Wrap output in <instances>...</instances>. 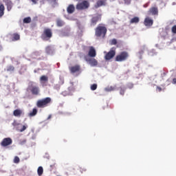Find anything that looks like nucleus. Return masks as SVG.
<instances>
[{
    "label": "nucleus",
    "instance_id": "nucleus-1",
    "mask_svg": "<svg viewBox=\"0 0 176 176\" xmlns=\"http://www.w3.org/2000/svg\"><path fill=\"white\" fill-rule=\"evenodd\" d=\"M108 30L107 29V27H105V25L99 24L96 28H95V36L96 38H105V36L107 35Z\"/></svg>",
    "mask_w": 176,
    "mask_h": 176
},
{
    "label": "nucleus",
    "instance_id": "nucleus-2",
    "mask_svg": "<svg viewBox=\"0 0 176 176\" xmlns=\"http://www.w3.org/2000/svg\"><path fill=\"white\" fill-rule=\"evenodd\" d=\"M53 36V32H52V29L50 28H45L41 38L43 41H50V38Z\"/></svg>",
    "mask_w": 176,
    "mask_h": 176
},
{
    "label": "nucleus",
    "instance_id": "nucleus-3",
    "mask_svg": "<svg viewBox=\"0 0 176 176\" xmlns=\"http://www.w3.org/2000/svg\"><path fill=\"white\" fill-rule=\"evenodd\" d=\"M52 102V98L47 97L41 100H38L36 102V107L38 108H46Z\"/></svg>",
    "mask_w": 176,
    "mask_h": 176
},
{
    "label": "nucleus",
    "instance_id": "nucleus-4",
    "mask_svg": "<svg viewBox=\"0 0 176 176\" xmlns=\"http://www.w3.org/2000/svg\"><path fill=\"white\" fill-rule=\"evenodd\" d=\"M129 52L126 51L121 52L116 56L115 61H117L118 63L126 61V60L129 58Z\"/></svg>",
    "mask_w": 176,
    "mask_h": 176
},
{
    "label": "nucleus",
    "instance_id": "nucleus-5",
    "mask_svg": "<svg viewBox=\"0 0 176 176\" xmlns=\"http://www.w3.org/2000/svg\"><path fill=\"white\" fill-rule=\"evenodd\" d=\"M90 7V3L87 0H83L81 2H78L76 6V9L77 10H85V9H89Z\"/></svg>",
    "mask_w": 176,
    "mask_h": 176
},
{
    "label": "nucleus",
    "instance_id": "nucleus-6",
    "mask_svg": "<svg viewBox=\"0 0 176 176\" xmlns=\"http://www.w3.org/2000/svg\"><path fill=\"white\" fill-rule=\"evenodd\" d=\"M104 60L109 61L116 56V47H111L109 52H104Z\"/></svg>",
    "mask_w": 176,
    "mask_h": 176
},
{
    "label": "nucleus",
    "instance_id": "nucleus-7",
    "mask_svg": "<svg viewBox=\"0 0 176 176\" xmlns=\"http://www.w3.org/2000/svg\"><path fill=\"white\" fill-rule=\"evenodd\" d=\"M29 90H30L31 93L34 96H38L39 94V87H38L37 86L31 85L29 86Z\"/></svg>",
    "mask_w": 176,
    "mask_h": 176
},
{
    "label": "nucleus",
    "instance_id": "nucleus-8",
    "mask_svg": "<svg viewBox=\"0 0 176 176\" xmlns=\"http://www.w3.org/2000/svg\"><path fill=\"white\" fill-rule=\"evenodd\" d=\"M12 142H13L12 138H6L1 142V146H9V145H12Z\"/></svg>",
    "mask_w": 176,
    "mask_h": 176
},
{
    "label": "nucleus",
    "instance_id": "nucleus-9",
    "mask_svg": "<svg viewBox=\"0 0 176 176\" xmlns=\"http://www.w3.org/2000/svg\"><path fill=\"white\" fill-rule=\"evenodd\" d=\"M85 60L89 63L91 67H97L98 65V61L94 58H85Z\"/></svg>",
    "mask_w": 176,
    "mask_h": 176
},
{
    "label": "nucleus",
    "instance_id": "nucleus-10",
    "mask_svg": "<svg viewBox=\"0 0 176 176\" xmlns=\"http://www.w3.org/2000/svg\"><path fill=\"white\" fill-rule=\"evenodd\" d=\"M148 13V14H153V16H157L159 14V9L157 7H151Z\"/></svg>",
    "mask_w": 176,
    "mask_h": 176
},
{
    "label": "nucleus",
    "instance_id": "nucleus-11",
    "mask_svg": "<svg viewBox=\"0 0 176 176\" xmlns=\"http://www.w3.org/2000/svg\"><path fill=\"white\" fill-rule=\"evenodd\" d=\"M98 21H101V16L97 15L91 19V25H96Z\"/></svg>",
    "mask_w": 176,
    "mask_h": 176
},
{
    "label": "nucleus",
    "instance_id": "nucleus-12",
    "mask_svg": "<svg viewBox=\"0 0 176 176\" xmlns=\"http://www.w3.org/2000/svg\"><path fill=\"white\" fill-rule=\"evenodd\" d=\"M144 24L146 27H152L153 25V20L147 16L144 19Z\"/></svg>",
    "mask_w": 176,
    "mask_h": 176
},
{
    "label": "nucleus",
    "instance_id": "nucleus-13",
    "mask_svg": "<svg viewBox=\"0 0 176 176\" xmlns=\"http://www.w3.org/2000/svg\"><path fill=\"white\" fill-rule=\"evenodd\" d=\"M8 12H10L13 8V2L11 0H4Z\"/></svg>",
    "mask_w": 176,
    "mask_h": 176
},
{
    "label": "nucleus",
    "instance_id": "nucleus-14",
    "mask_svg": "<svg viewBox=\"0 0 176 176\" xmlns=\"http://www.w3.org/2000/svg\"><path fill=\"white\" fill-rule=\"evenodd\" d=\"M69 69L72 74H75V72H79L80 71V66L79 65H76L75 66L71 67Z\"/></svg>",
    "mask_w": 176,
    "mask_h": 176
},
{
    "label": "nucleus",
    "instance_id": "nucleus-15",
    "mask_svg": "<svg viewBox=\"0 0 176 176\" xmlns=\"http://www.w3.org/2000/svg\"><path fill=\"white\" fill-rule=\"evenodd\" d=\"M88 56H89V57H96V56H97V52H96V49H94V47H89Z\"/></svg>",
    "mask_w": 176,
    "mask_h": 176
},
{
    "label": "nucleus",
    "instance_id": "nucleus-16",
    "mask_svg": "<svg viewBox=\"0 0 176 176\" xmlns=\"http://www.w3.org/2000/svg\"><path fill=\"white\" fill-rule=\"evenodd\" d=\"M67 12L69 14H72V13L75 12V6H74L73 4L69 5L67 8Z\"/></svg>",
    "mask_w": 176,
    "mask_h": 176
},
{
    "label": "nucleus",
    "instance_id": "nucleus-17",
    "mask_svg": "<svg viewBox=\"0 0 176 176\" xmlns=\"http://www.w3.org/2000/svg\"><path fill=\"white\" fill-rule=\"evenodd\" d=\"M14 116H16V118H20L21 115H23V111L21 109H15L13 111Z\"/></svg>",
    "mask_w": 176,
    "mask_h": 176
},
{
    "label": "nucleus",
    "instance_id": "nucleus-18",
    "mask_svg": "<svg viewBox=\"0 0 176 176\" xmlns=\"http://www.w3.org/2000/svg\"><path fill=\"white\" fill-rule=\"evenodd\" d=\"M100 6H105V0H98L95 5V8H100Z\"/></svg>",
    "mask_w": 176,
    "mask_h": 176
},
{
    "label": "nucleus",
    "instance_id": "nucleus-19",
    "mask_svg": "<svg viewBox=\"0 0 176 176\" xmlns=\"http://www.w3.org/2000/svg\"><path fill=\"white\" fill-rule=\"evenodd\" d=\"M5 14V6L0 2V19Z\"/></svg>",
    "mask_w": 176,
    "mask_h": 176
},
{
    "label": "nucleus",
    "instance_id": "nucleus-20",
    "mask_svg": "<svg viewBox=\"0 0 176 176\" xmlns=\"http://www.w3.org/2000/svg\"><path fill=\"white\" fill-rule=\"evenodd\" d=\"M131 24H137L140 23V18L138 16H135L130 21Z\"/></svg>",
    "mask_w": 176,
    "mask_h": 176
},
{
    "label": "nucleus",
    "instance_id": "nucleus-21",
    "mask_svg": "<svg viewBox=\"0 0 176 176\" xmlns=\"http://www.w3.org/2000/svg\"><path fill=\"white\" fill-rule=\"evenodd\" d=\"M65 24V23L64 22V21H63L60 19H56L57 27H63V26H64Z\"/></svg>",
    "mask_w": 176,
    "mask_h": 176
},
{
    "label": "nucleus",
    "instance_id": "nucleus-22",
    "mask_svg": "<svg viewBox=\"0 0 176 176\" xmlns=\"http://www.w3.org/2000/svg\"><path fill=\"white\" fill-rule=\"evenodd\" d=\"M45 53H47V54H52L53 53V49L52 48V46L48 45L45 47Z\"/></svg>",
    "mask_w": 176,
    "mask_h": 176
},
{
    "label": "nucleus",
    "instance_id": "nucleus-23",
    "mask_svg": "<svg viewBox=\"0 0 176 176\" xmlns=\"http://www.w3.org/2000/svg\"><path fill=\"white\" fill-rule=\"evenodd\" d=\"M36 113H38V109H33L32 111H30L28 116L30 118H32V116H35L36 115Z\"/></svg>",
    "mask_w": 176,
    "mask_h": 176
},
{
    "label": "nucleus",
    "instance_id": "nucleus-24",
    "mask_svg": "<svg viewBox=\"0 0 176 176\" xmlns=\"http://www.w3.org/2000/svg\"><path fill=\"white\" fill-rule=\"evenodd\" d=\"M115 90H116V86H114V87L111 86L105 88L106 91H113Z\"/></svg>",
    "mask_w": 176,
    "mask_h": 176
},
{
    "label": "nucleus",
    "instance_id": "nucleus-25",
    "mask_svg": "<svg viewBox=\"0 0 176 176\" xmlns=\"http://www.w3.org/2000/svg\"><path fill=\"white\" fill-rule=\"evenodd\" d=\"M12 41H19V40H20V34H14L13 35H12Z\"/></svg>",
    "mask_w": 176,
    "mask_h": 176
},
{
    "label": "nucleus",
    "instance_id": "nucleus-26",
    "mask_svg": "<svg viewBox=\"0 0 176 176\" xmlns=\"http://www.w3.org/2000/svg\"><path fill=\"white\" fill-rule=\"evenodd\" d=\"M41 82H47L49 80V78L47 76H41L40 78Z\"/></svg>",
    "mask_w": 176,
    "mask_h": 176
},
{
    "label": "nucleus",
    "instance_id": "nucleus-27",
    "mask_svg": "<svg viewBox=\"0 0 176 176\" xmlns=\"http://www.w3.org/2000/svg\"><path fill=\"white\" fill-rule=\"evenodd\" d=\"M38 175L41 176L43 174V168L42 166H39L37 170Z\"/></svg>",
    "mask_w": 176,
    "mask_h": 176
},
{
    "label": "nucleus",
    "instance_id": "nucleus-28",
    "mask_svg": "<svg viewBox=\"0 0 176 176\" xmlns=\"http://www.w3.org/2000/svg\"><path fill=\"white\" fill-rule=\"evenodd\" d=\"M30 22H31V17L28 16V17L24 18L23 23H25V24H28Z\"/></svg>",
    "mask_w": 176,
    "mask_h": 176
},
{
    "label": "nucleus",
    "instance_id": "nucleus-29",
    "mask_svg": "<svg viewBox=\"0 0 176 176\" xmlns=\"http://www.w3.org/2000/svg\"><path fill=\"white\" fill-rule=\"evenodd\" d=\"M125 92H126V88L120 87V94L121 96H124Z\"/></svg>",
    "mask_w": 176,
    "mask_h": 176
},
{
    "label": "nucleus",
    "instance_id": "nucleus-30",
    "mask_svg": "<svg viewBox=\"0 0 176 176\" xmlns=\"http://www.w3.org/2000/svg\"><path fill=\"white\" fill-rule=\"evenodd\" d=\"M7 71L8 72H12L14 71V67L12 65H10L7 67Z\"/></svg>",
    "mask_w": 176,
    "mask_h": 176
},
{
    "label": "nucleus",
    "instance_id": "nucleus-31",
    "mask_svg": "<svg viewBox=\"0 0 176 176\" xmlns=\"http://www.w3.org/2000/svg\"><path fill=\"white\" fill-rule=\"evenodd\" d=\"M14 163H15L16 164L20 163V158L19 157L16 156L14 159Z\"/></svg>",
    "mask_w": 176,
    "mask_h": 176
},
{
    "label": "nucleus",
    "instance_id": "nucleus-32",
    "mask_svg": "<svg viewBox=\"0 0 176 176\" xmlns=\"http://www.w3.org/2000/svg\"><path fill=\"white\" fill-rule=\"evenodd\" d=\"M91 90H97V84H93L91 85Z\"/></svg>",
    "mask_w": 176,
    "mask_h": 176
},
{
    "label": "nucleus",
    "instance_id": "nucleus-33",
    "mask_svg": "<svg viewBox=\"0 0 176 176\" xmlns=\"http://www.w3.org/2000/svg\"><path fill=\"white\" fill-rule=\"evenodd\" d=\"M117 43H118V41H116V39H115V38H113L111 41V45H117Z\"/></svg>",
    "mask_w": 176,
    "mask_h": 176
},
{
    "label": "nucleus",
    "instance_id": "nucleus-34",
    "mask_svg": "<svg viewBox=\"0 0 176 176\" xmlns=\"http://www.w3.org/2000/svg\"><path fill=\"white\" fill-rule=\"evenodd\" d=\"M127 87L128 89H133V87H134V85L131 82L127 84Z\"/></svg>",
    "mask_w": 176,
    "mask_h": 176
},
{
    "label": "nucleus",
    "instance_id": "nucleus-35",
    "mask_svg": "<svg viewBox=\"0 0 176 176\" xmlns=\"http://www.w3.org/2000/svg\"><path fill=\"white\" fill-rule=\"evenodd\" d=\"M172 32H173V34H176V25H173V27H172Z\"/></svg>",
    "mask_w": 176,
    "mask_h": 176
},
{
    "label": "nucleus",
    "instance_id": "nucleus-36",
    "mask_svg": "<svg viewBox=\"0 0 176 176\" xmlns=\"http://www.w3.org/2000/svg\"><path fill=\"white\" fill-rule=\"evenodd\" d=\"M27 127H28L27 126L23 125V127H22V129H21L19 131H20L21 133H23V131H25V130L27 129Z\"/></svg>",
    "mask_w": 176,
    "mask_h": 176
},
{
    "label": "nucleus",
    "instance_id": "nucleus-37",
    "mask_svg": "<svg viewBox=\"0 0 176 176\" xmlns=\"http://www.w3.org/2000/svg\"><path fill=\"white\" fill-rule=\"evenodd\" d=\"M124 3H126V5H130V3H131V0H123Z\"/></svg>",
    "mask_w": 176,
    "mask_h": 176
},
{
    "label": "nucleus",
    "instance_id": "nucleus-38",
    "mask_svg": "<svg viewBox=\"0 0 176 176\" xmlns=\"http://www.w3.org/2000/svg\"><path fill=\"white\" fill-rule=\"evenodd\" d=\"M12 126H14V127H16V126H19V123H17V121H16V120H14V121L12 122Z\"/></svg>",
    "mask_w": 176,
    "mask_h": 176
},
{
    "label": "nucleus",
    "instance_id": "nucleus-39",
    "mask_svg": "<svg viewBox=\"0 0 176 176\" xmlns=\"http://www.w3.org/2000/svg\"><path fill=\"white\" fill-rule=\"evenodd\" d=\"M87 170L86 168H80V172H81L82 173H86Z\"/></svg>",
    "mask_w": 176,
    "mask_h": 176
},
{
    "label": "nucleus",
    "instance_id": "nucleus-40",
    "mask_svg": "<svg viewBox=\"0 0 176 176\" xmlns=\"http://www.w3.org/2000/svg\"><path fill=\"white\" fill-rule=\"evenodd\" d=\"M74 170H75V169H74V168H70V169L69 170V171L67 173V175H69V174H71V172L74 171Z\"/></svg>",
    "mask_w": 176,
    "mask_h": 176
},
{
    "label": "nucleus",
    "instance_id": "nucleus-41",
    "mask_svg": "<svg viewBox=\"0 0 176 176\" xmlns=\"http://www.w3.org/2000/svg\"><path fill=\"white\" fill-rule=\"evenodd\" d=\"M31 1H32V2H33V3H34V5H36L38 3L36 0H31Z\"/></svg>",
    "mask_w": 176,
    "mask_h": 176
},
{
    "label": "nucleus",
    "instance_id": "nucleus-42",
    "mask_svg": "<svg viewBox=\"0 0 176 176\" xmlns=\"http://www.w3.org/2000/svg\"><path fill=\"white\" fill-rule=\"evenodd\" d=\"M157 90L158 91H162V87H157Z\"/></svg>",
    "mask_w": 176,
    "mask_h": 176
},
{
    "label": "nucleus",
    "instance_id": "nucleus-43",
    "mask_svg": "<svg viewBox=\"0 0 176 176\" xmlns=\"http://www.w3.org/2000/svg\"><path fill=\"white\" fill-rule=\"evenodd\" d=\"M173 82L175 85L176 84V78H173Z\"/></svg>",
    "mask_w": 176,
    "mask_h": 176
},
{
    "label": "nucleus",
    "instance_id": "nucleus-44",
    "mask_svg": "<svg viewBox=\"0 0 176 176\" xmlns=\"http://www.w3.org/2000/svg\"><path fill=\"white\" fill-rule=\"evenodd\" d=\"M47 1H50V2H53L54 3H56V0H47Z\"/></svg>",
    "mask_w": 176,
    "mask_h": 176
},
{
    "label": "nucleus",
    "instance_id": "nucleus-45",
    "mask_svg": "<svg viewBox=\"0 0 176 176\" xmlns=\"http://www.w3.org/2000/svg\"><path fill=\"white\" fill-rule=\"evenodd\" d=\"M3 49L1 45H0V52Z\"/></svg>",
    "mask_w": 176,
    "mask_h": 176
},
{
    "label": "nucleus",
    "instance_id": "nucleus-46",
    "mask_svg": "<svg viewBox=\"0 0 176 176\" xmlns=\"http://www.w3.org/2000/svg\"><path fill=\"white\" fill-rule=\"evenodd\" d=\"M148 6V4H144V8H146Z\"/></svg>",
    "mask_w": 176,
    "mask_h": 176
},
{
    "label": "nucleus",
    "instance_id": "nucleus-47",
    "mask_svg": "<svg viewBox=\"0 0 176 176\" xmlns=\"http://www.w3.org/2000/svg\"><path fill=\"white\" fill-rule=\"evenodd\" d=\"M25 142H26L25 140H23V144H25Z\"/></svg>",
    "mask_w": 176,
    "mask_h": 176
},
{
    "label": "nucleus",
    "instance_id": "nucleus-48",
    "mask_svg": "<svg viewBox=\"0 0 176 176\" xmlns=\"http://www.w3.org/2000/svg\"><path fill=\"white\" fill-rule=\"evenodd\" d=\"M52 118V116H49L48 119H50Z\"/></svg>",
    "mask_w": 176,
    "mask_h": 176
},
{
    "label": "nucleus",
    "instance_id": "nucleus-49",
    "mask_svg": "<svg viewBox=\"0 0 176 176\" xmlns=\"http://www.w3.org/2000/svg\"><path fill=\"white\" fill-rule=\"evenodd\" d=\"M62 36H65V34H62Z\"/></svg>",
    "mask_w": 176,
    "mask_h": 176
},
{
    "label": "nucleus",
    "instance_id": "nucleus-50",
    "mask_svg": "<svg viewBox=\"0 0 176 176\" xmlns=\"http://www.w3.org/2000/svg\"><path fill=\"white\" fill-rule=\"evenodd\" d=\"M73 174H75V173H74V172H73Z\"/></svg>",
    "mask_w": 176,
    "mask_h": 176
}]
</instances>
